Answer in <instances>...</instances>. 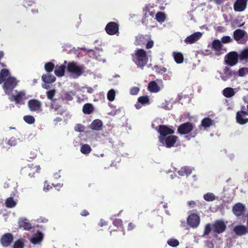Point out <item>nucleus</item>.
<instances>
[{"label":"nucleus","instance_id":"obj_1","mask_svg":"<svg viewBox=\"0 0 248 248\" xmlns=\"http://www.w3.org/2000/svg\"><path fill=\"white\" fill-rule=\"evenodd\" d=\"M133 61L138 67L143 69L147 64L148 58L146 51L143 49H138L133 55Z\"/></svg>","mask_w":248,"mask_h":248},{"label":"nucleus","instance_id":"obj_2","mask_svg":"<svg viewBox=\"0 0 248 248\" xmlns=\"http://www.w3.org/2000/svg\"><path fill=\"white\" fill-rule=\"evenodd\" d=\"M154 41L151 39L148 35L140 34L136 37L134 44L136 46H142L146 45V48H151L154 46Z\"/></svg>","mask_w":248,"mask_h":248},{"label":"nucleus","instance_id":"obj_3","mask_svg":"<svg viewBox=\"0 0 248 248\" xmlns=\"http://www.w3.org/2000/svg\"><path fill=\"white\" fill-rule=\"evenodd\" d=\"M85 67L83 65L78 66L74 62H69L67 65L68 72L75 75L77 78L80 76L84 72Z\"/></svg>","mask_w":248,"mask_h":248},{"label":"nucleus","instance_id":"obj_4","mask_svg":"<svg viewBox=\"0 0 248 248\" xmlns=\"http://www.w3.org/2000/svg\"><path fill=\"white\" fill-rule=\"evenodd\" d=\"M3 83L2 87L5 93L9 95L16 86L18 81L15 77H9Z\"/></svg>","mask_w":248,"mask_h":248},{"label":"nucleus","instance_id":"obj_5","mask_svg":"<svg viewBox=\"0 0 248 248\" xmlns=\"http://www.w3.org/2000/svg\"><path fill=\"white\" fill-rule=\"evenodd\" d=\"M41 170L39 165L34 166V164H31L23 167L21 170V172L23 174H28L31 178L34 177L36 173H39Z\"/></svg>","mask_w":248,"mask_h":248},{"label":"nucleus","instance_id":"obj_6","mask_svg":"<svg viewBox=\"0 0 248 248\" xmlns=\"http://www.w3.org/2000/svg\"><path fill=\"white\" fill-rule=\"evenodd\" d=\"M233 39L239 44H245L248 39L247 32L244 30L236 29L233 33Z\"/></svg>","mask_w":248,"mask_h":248},{"label":"nucleus","instance_id":"obj_7","mask_svg":"<svg viewBox=\"0 0 248 248\" xmlns=\"http://www.w3.org/2000/svg\"><path fill=\"white\" fill-rule=\"evenodd\" d=\"M156 130L159 134V140L174 133V130L167 125H159L156 127Z\"/></svg>","mask_w":248,"mask_h":248},{"label":"nucleus","instance_id":"obj_8","mask_svg":"<svg viewBox=\"0 0 248 248\" xmlns=\"http://www.w3.org/2000/svg\"><path fill=\"white\" fill-rule=\"evenodd\" d=\"M238 53L236 51H231L225 57V63L230 66L236 65L238 62Z\"/></svg>","mask_w":248,"mask_h":248},{"label":"nucleus","instance_id":"obj_9","mask_svg":"<svg viewBox=\"0 0 248 248\" xmlns=\"http://www.w3.org/2000/svg\"><path fill=\"white\" fill-rule=\"evenodd\" d=\"M227 226L225 222L222 219L215 221L212 225V230L214 232L221 234L226 230Z\"/></svg>","mask_w":248,"mask_h":248},{"label":"nucleus","instance_id":"obj_10","mask_svg":"<svg viewBox=\"0 0 248 248\" xmlns=\"http://www.w3.org/2000/svg\"><path fill=\"white\" fill-rule=\"evenodd\" d=\"M178 137L174 135H170L165 138H162L159 140V141L163 145L165 146L167 148H171L173 147L178 140Z\"/></svg>","mask_w":248,"mask_h":248},{"label":"nucleus","instance_id":"obj_11","mask_svg":"<svg viewBox=\"0 0 248 248\" xmlns=\"http://www.w3.org/2000/svg\"><path fill=\"white\" fill-rule=\"evenodd\" d=\"M16 94L9 97L11 101H15L16 104H24V101L26 99V93L24 91H15Z\"/></svg>","mask_w":248,"mask_h":248},{"label":"nucleus","instance_id":"obj_12","mask_svg":"<svg viewBox=\"0 0 248 248\" xmlns=\"http://www.w3.org/2000/svg\"><path fill=\"white\" fill-rule=\"evenodd\" d=\"M28 107L31 111L38 112L42 111V103L37 99H31L29 100Z\"/></svg>","mask_w":248,"mask_h":248},{"label":"nucleus","instance_id":"obj_13","mask_svg":"<svg viewBox=\"0 0 248 248\" xmlns=\"http://www.w3.org/2000/svg\"><path fill=\"white\" fill-rule=\"evenodd\" d=\"M105 31L109 35H113L119 33V24L115 22H108L105 27Z\"/></svg>","mask_w":248,"mask_h":248},{"label":"nucleus","instance_id":"obj_14","mask_svg":"<svg viewBox=\"0 0 248 248\" xmlns=\"http://www.w3.org/2000/svg\"><path fill=\"white\" fill-rule=\"evenodd\" d=\"M193 129V124L188 122L180 124L178 127L177 131L181 135H186L191 132Z\"/></svg>","mask_w":248,"mask_h":248},{"label":"nucleus","instance_id":"obj_15","mask_svg":"<svg viewBox=\"0 0 248 248\" xmlns=\"http://www.w3.org/2000/svg\"><path fill=\"white\" fill-rule=\"evenodd\" d=\"M200 222V218L197 214H191L187 217V223L192 228H197L199 226Z\"/></svg>","mask_w":248,"mask_h":248},{"label":"nucleus","instance_id":"obj_16","mask_svg":"<svg viewBox=\"0 0 248 248\" xmlns=\"http://www.w3.org/2000/svg\"><path fill=\"white\" fill-rule=\"evenodd\" d=\"M248 0H236L233 4V9L235 12L244 11L247 7Z\"/></svg>","mask_w":248,"mask_h":248},{"label":"nucleus","instance_id":"obj_17","mask_svg":"<svg viewBox=\"0 0 248 248\" xmlns=\"http://www.w3.org/2000/svg\"><path fill=\"white\" fill-rule=\"evenodd\" d=\"M14 237L11 233H6L1 236L0 241L3 247H8L12 243Z\"/></svg>","mask_w":248,"mask_h":248},{"label":"nucleus","instance_id":"obj_18","mask_svg":"<svg viewBox=\"0 0 248 248\" xmlns=\"http://www.w3.org/2000/svg\"><path fill=\"white\" fill-rule=\"evenodd\" d=\"M248 115V112L246 111H240L237 112L236 119L237 122L240 124H244L248 122V118L245 117Z\"/></svg>","mask_w":248,"mask_h":248},{"label":"nucleus","instance_id":"obj_19","mask_svg":"<svg viewBox=\"0 0 248 248\" xmlns=\"http://www.w3.org/2000/svg\"><path fill=\"white\" fill-rule=\"evenodd\" d=\"M202 36V34L201 32H196L187 37L184 41L186 44H192L196 42Z\"/></svg>","mask_w":248,"mask_h":248},{"label":"nucleus","instance_id":"obj_20","mask_svg":"<svg viewBox=\"0 0 248 248\" xmlns=\"http://www.w3.org/2000/svg\"><path fill=\"white\" fill-rule=\"evenodd\" d=\"M224 75L221 76V79L224 81H227L232 77H234L236 74L235 71H232L231 68L226 66L223 69Z\"/></svg>","mask_w":248,"mask_h":248},{"label":"nucleus","instance_id":"obj_21","mask_svg":"<svg viewBox=\"0 0 248 248\" xmlns=\"http://www.w3.org/2000/svg\"><path fill=\"white\" fill-rule=\"evenodd\" d=\"M246 210L245 206L241 203H236L232 207L233 214L237 217L242 216Z\"/></svg>","mask_w":248,"mask_h":248},{"label":"nucleus","instance_id":"obj_22","mask_svg":"<svg viewBox=\"0 0 248 248\" xmlns=\"http://www.w3.org/2000/svg\"><path fill=\"white\" fill-rule=\"evenodd\" d=\"M67 61H64L63 64L61 65H57L54 70L55 74L58 77H62L64 75Z\"/></svg>","mask_w":248,"mask_h":248},{"label":"nucleus","instance_id":"obj_23","mask_svg":"<svg viewBox=\"0 0 248 248\" xmlns=\"http://www.w3.org/2000/svg\"><path fill=\"white\" fill-rule=\"evenodd\" d=\"M19 228H23L26 231H30L32 229V226L26 218H20L18 222Z\"/></svg>","mask_w":248,"mask_h":248},{"label":"nucleus","instance_id":"obj_24","mask_svg":"<svg viewBox=\"0 0 248 248\" xmlns=\"http://www.w3.org/2000/svg\"><path fill=\"white\" fill-rule=\"evenodd\" d=\"M233 231L236 235L242 236L247 232V228L244 225H238L233 228Z\"/></svg>","mask_w":248,"mask_h":248},{"label":"nucleus","instance_id":"obj_25","mask_svg":"<svg viewBox=\"0 0 248 248\" xmlns=\"http://www.w3.org/2000/svg\"><path fill=\"white\" fill-rule=\"evenodd\" d=\"M238 58L243 63L248 62V48L246 47L238 54Z\"/></svg>","mask_w":248,"mask_h":248},{"label":"nucleus","instance_id":"obj_26","mask_svg":"<svg viewBox=\"0 0 248 248\" xmlns=\"http://www.w3.org/2000/svg\"><path fill=\"white\" fill-rule=\"evenodd\" d=\"M103 123L99 119L94 120L90 125V128L93 130L99 131L102 129Z\"/></svg>","mask_w":248,"mask_h":248},{"label":"nucleus","instance_id":"obj_27","mask_svg":"<svg viewBox=\"0 0 248 248\" xmlns=\"http://www.w3.org/2000/svg\"><path fill=\"white\" fill-rule=\"evenodd\" d=\"M222 45L218 40H215L212 42V48L216 51V55L219 56L221 54L220 51L222 49Z\"/></svg>","mask_w":248,"mask_h":248},{"label":"nucleus","instance_id":"obj_28","mask_svg":"<svg viewBox=\"0 0 248 248\" xmlns=\"http://www.w3.org/2000/svg\"><path fill=\"white\" fill-rule=\"evenodd\" d=\"M148 88L152 93H157L160 90L159 86L155 81H150L148 84Z\"/></svg>","mask_w":248,"mask_h":248},{"label":"nucleus","instance_id":"obj_29","mask_svg":"<svg viewBox=\"0 0 248 248\" xmlns=\"http://www.w3.org/2000/svg\"><path fill=\"white\" fill-rule=\"evenodd\" d=\"M42 79L46 83H51L56 80V78L53 75L48 73L43 75L42 76Z\"/></svg>","mask_w":248,"mask_h":248},{"label":"nucleus","instance_id":"obj_30","mask_svg":"<svg viewBox=\"0 0 248 248\" xmlns=\"http://www.w3.org/2000/svg\"><path fill=\"white\" fill-rule=\"evenodd\" d=\"M177 172L179 175L182 176H188L192 173V169L189 167L185 166L182 167Z\"/></svg>","mask_w":248,"mask_h":248},{"label":"nucleus","instance_id":"obj_31","mask_svg":"<svg viewBox=\"0 0 248 248\" xmlns=\"http://www.w3.org/2000/svg\"><path fill=\"white\" fill-rule=\"evenodd\" d=\"M43 239V233L41 232H38L31 239V242L33 244L40 243Z\"/></svg>","mask_w":248,"mask_h":248},{"label":"nucleus","instance_id":"obj_32","mask_svg":"<svg viewBox=\"0 0 248 248\" xmlns=\"http://www.w3.org/2000/svg\"><path fill=\"white\" fill-rule=\"evenodd\" d=\"M94 110V107L91 103L85 104L82 108V112L85 114H90Z\"/></svg>","mask_w":248,"mask_h":248},{"label":"nucleus","instance_id":"obj_33","mask_svg":"<svg viewBox=\"0 0 248 248\" xmlns=\"http://www.w3.org/2000/svg\"><path fill=\"white\" fill-rule=\"evenodd\" d=\"M10 75L9 71L7 69H2L0 71V84L6 80Z\"/></svg>","mask_w":248,"mask_h":248},{"label":"nucleus","instance_id":"obj_34","mask_svg":"<svg viewBox=\"0 0 248 248\" xmlns=\"http://www.w3.org/2000/svg\"><path fill=\"white\" fill-rule=\"evenodd\" d=\"M213 124V120H212L209 117H205L202 120L201 125L204 128H206L212 125Z\"/></svg>","mask_w":248,"mask_h":248},{"label":"nucleus","instance_id":"obj_35","mask_svg":"<svg viewBox=\"0 0 248 248\" xmlns=\"http://www.w3.org/2000/svg\"><path fill=\"white\" fill-rule=\"evenodd\" d=\"M234 94L235 92L233 89L231 87L226 88L223 91V95L227 98L232 97Z\"/></svg>","mask_w":248,"mask_h":248},{"label":"nucleus","instance_id":"obj_36","mask_svg":"<svg viewBox=\"0 0 248 248\" xmlns=\"http://www.w3.org/2000/svg\"><path fill=\"white\" fill-rule=\"evenodd\" d=\"M173 56L175 61L177 63H181L184 61V56L181 52H173Z\"/></svg>","mask_w":248,"mask_h":248},{"label":"nucleus","instance_id":"obj_37","mask_svg":"<svg viewBox=\"0 0 248 248\" xmlns=\"http://www.w3.org/2000/svg\"><path fill=\"white\" fill-rule=\"evenodd\" d=\"M16 202L14 200L12 197L8 198L5 202V205L7 208H13L16 205Z\"/></svg>","mask_w":248,"mask_h":248},{"label":"nucleus","instance_id":"obj_38","mask_svg":"<svg viewBox=\"0 0 248 248\" xmlns=\"http://www.w3.org/2000/svg\"><path fill=\"white\" fill-rule=\"evenodd\" d=\"M166 18V15L162 12H158L156 14L155 19L159 23L164 22Z\"/></svg>","mask_w":248,"mask_h":248},{"label":"nucleus","instance_id":"obj_39","mask_svg":"<svg viewBox=\"0 0 248 248\" xmlns=\"http://www.w3.org/2000/svg\"><path fill=\"white\" fill-rule=\"evenodd\" d=\"M91 151L92 148L91 146L87 144H83L80 148V152L84 155L89 154Z\"/></svg>","mask_w":248,"mask_h":248},{"label":"nucleus","instance_id":"obj_40","mask_svg":"<svg viewBox=\"0 0 248 248\" xmlns=\"http://www.w3.org/2000/svg\"><path fill=\"white\" fill-rule=\"evenodd\" d=\"M55 67L54 64L52 62H48L45 65L44 68L46 72L48 73H51Z\"/></svg>","mask_w":248,"mask_h":248},{"label":"nucleus","instance_id":"obj_41","mask_svg":"<svg viewBox=\"0 0 248 248\" xmlns=\"http://www.w3.org/2000/svg\"><path fill=\"white\" fill-rule=\"evenodd\" d=\"M204 199L207 202H212L215 200L216 196L213 193H207L203 195Z\"/></svg>","mask_w":248,"mask_h":248},{"label":"nucleus","instance_id":"obj_42","mask_svg":"<svg viewBox=\"0 0 248 248\" xmlns=\"http://www.w3.org/2000/svg\"><path fill=\"white\" fill-rule=\"evenodd\" d=\"M23 120L26 123L30 124H33L35 121L34 117L30 115L24 116Z\"/></svg>","mask_w":248,"mask_h":248},{"label":"nucleus","instance_id":"obj_43","mask_svg":"<svg viewBox=\"0 0 248 248\" xmlns=\"http://www.w3.org/2000/svg\"><path fill=\"white\" fill-rule=\"evenodd\" d=\"M138 102L142 105L149 104V98L148 96H142L138 98Z\"/></svg>","mask_w":248,"mask_h":248},{"label":"nucleus","instance_id":"obj_44","mask_svg":"<svg viewBox=\"0 0 248 248\" xmlns=\"http://www.w3.org/2000/svg\"><path fill=\"white\" fill-rule=\"evenodd\" d=\"M167 244L171 247H176L179 245V242L176 239L170 238L167 241Z\"/></svg>","mask_w":248,"mask_h":248},{"label":"nucleus","instance_id":"obj_45","mask_svg":"<svg viewBox=\"0 0 248 248\" xmlns=\"http://www.w3.org/2000/svg\"><path fill=\"white\" fill-rule=\"evenodd\" d=\"M238 75L239 77H242L245 75L248 74V67H242L240 68L238 72Z\"/></svg>","mask_w":248,"mask_h":248},{"label":"nucleus","instance_id":"obj_46","mask_svg":"<svg viewBox=\"0 0 248 248\" xmlns=\"http://www.w3.org/2000/svg\"><path fill=\"white\" fill-rule=\"evenodd\" d=\"M115 91L113 89L110 90L107 94V98L109 101H113L115 99Z\"/></svg>","mask_w":248,"mask_h":248},{"label":"nucleus","instance_id":"obj_47","mask_svg":"<svg viewBox=\"0 0 248 248\" xmlns=\"http://www.w3.org/2000/svg\"><path fill=\"white\" fill-rule=\"evenodd\" d=\"M212 229V225H211L210 223L207 224L205 227L203 232L204 235H208L211 232Z\"/></svg>","mask_w":248,"mask_h":248},{"label":"nucleus","instance_id":"obj_48","mask_svg":"<svg viewBox=\"0 0 248 248\" xmlns=\"http://www.w3.org/2000/svg\"><path fill=\"white\" fill-rule=\"evenodd\" d=\"M24 244L21 239L16 240L14 244L13 248H23Z\"/></svg>","mask_w":248,"mask_h":248},{"label":"nucleus","instance_id":"obj_49","mask_svg":"<svg viewBox=\"0 0 248 248\" xmlns=\"http://www.w3.org/2000/svg\"><path fill=\"white\" fill-rule=\"evenodd\" d=\"M154 68L155 70V71L157 73L162 74L165 73L167 71V69L164 67L159 66L158 65H155Z\"/></svg>","mask_w":248,"mask_h":248},{"label":"nucleus","instance_id":"obj_50","mask_svg":"<svg viewBox=\"0 0 248 248\" xmlns=\"http://www.w3.org/2000/svg\"><path fill=\"white\" fill-rule=\"evenodd\" d=\"M74 95L75 94L72 92H66L64 94V99L66 101H72Z\"/></svg>","mask_w":248,"mask_h":248},{"label":"nucleus","instance_id":"obj_51","mask_svg":"<svg viewBox=\"0 0 248 248\" xmlns=\"http://www.w3.org/2000/svg\"><path fill=\"white\" fill-rule=\"evenodd\" d=\"M113 224L118 228L123 229V221L120 219H114L113 221Z\"/></svg>","mask_w":248,"mask_h":248},{"label":"nucleus","instance_id":"obj_52","mask_svg":"<svg viewBox=\"0 0 248 248\" xmlns=\"http://www.w3.org/2000/svg\"><path fill=\"white\" fill-rule=\"evenodd\" d=\"M143 11L145 17L147 16L148 14L152 16H154V14L152 12H150V8L148 6H145L143 8Z\"/></svg>","mask_w":248,"mask_h":248},{"label":"nucleus","instance_id":"obj_53","mask_svg":"<svg viewBox=\"0 0 248 248\" xmlns=\"http://www.w3.org/2000/svg\"><path fill=\"white\" fill-rule=\"evenodd\" d=\"M55 94V90H50L46 92L47 97L48 99L53 100V97Z\"/></svg>","mask_w":248,"mask_h":248},{"label":"nucleus","instance_id":"obj_54","mask_svg":"<svg viewBox=\"0 0 248 248\" xmlns=\"http://www.w3.org/2000/svg\"><path fill=\"white\" fill-rule=\"evenodd\" d=\"M74 129L77 132H83L84 130V126L80 124H77Z\"/></svg>","mask_w":248,"mask_h":248},{"label":"nucleus","instance_id":"obj_55","mask_svg":"<svg viewBox=\"0 0 248 248\" xmlns=\"http://www.w3.org/2000/svg\"><path fill=\"white\" fill-rule=\"evenodd\" d=\"M221 42L224 44H226L232 42V40L229 36H224L221 38Z\"/></svg>","mask_w":248,"mask_h":248},{"label":"nucleus","instance_id":"obj_56","mask_svg":"<svg viewBox=\"0 0 248 248\" xmlns=\"http://www.w3.org/2000/svg\"><path fill=\"white\" fill-rule=\"evenodd\" d=\"M36 156V153L34 151H31L27 156V159L28 161H31V160L35 158Z\"/></svg>","mask_w":248,"mask_h":248},{"label":"nucleus","instance_id":"obj_57","mask_svg":"<svg viewBox=\"0 0 248 248\" xmlns=\"http://www.w3.org/2000/svg\"><path fill=\"white\" fill-rule=\"evenodd\" d=\"M140 91V89L138 87H134L130 89V93L132 95L137 94Z\"/></svg>","mask_w":248,"mask_h":248},{"label":"nucleus","instance_id":"obj_58","mask_svg":"<svg viewBox=\"0 0 248 248\" xmlns=\"http://www.w3.org/2000/svg\"><path fill=\"white\" fill-rule=\"evenodd\" d=\"M7 143L10 146H15L16 145V140H15V139L12 138H11L8 141Z\"/></svg>","mask_w":248,"mask_h":248},{"label":"nucleus","instance_id":"obj_59","mask_svg":"<svg viewBox=\"0 0 248 248\" xmlns=\"http://www.w3.org/2000/svg\"><path fill=\"white\" fill-rule=\"evenodd\" d=\"M188 205L191 208L195 207L196 205V203L194 201H190L187 202Z\"/></svg>","mask_w":248,"mask_h":248},{"label":"nucleus","instance_id":"obj_60","mask_svg":"<svg viewBox=\"0 0 248 248\" xmlns=\"http://www.w3.org/2000/svg\"><path fill=\"white\" fill-rule=\"evenodd\" d=\"M80 215L82 216L86 217L89 215V212L87 210L84 209L81 212Z\"/></svg>","mask_w":248,"mask_h":248},{"label":"nucleus","instance_id":"obj_61","mask_svg":"<svg viewBox=\"0 0 248 248\" xmlns=\"http://www.w3.org/2000/svg\"><path fill=\"white\" fill-rule=\"evenodd\" d=\"M135 225L132 223H129L128 225L127 229L128 231H131L135 228Z\"/></svg>","mask_w":248,"mask_h":248},{"label":"nucleus","instance_id":"obj_62","mask_svg":"<svg viewBox=\"0 0 248 248\" xmlns=\"http://www.w3.org/2000/svg\"><path fill=\"white\" fill-rule=\"evenodd\" d=\"M107 221H105V220H104L103 219H101L100 222H99V225L101 226V227H103L104 226H106L107 225Z\"/></svg>","mask_w":248,"mask_h":248},{"label":"nucleus","instance_id":"obj_63","mask_svg":"<svg viewBox=\"0 0 248 248\" xmlns=\"http://www.w3.org/2000/svg\"><path fill=\"white\" fill-rule=\"evenodd\" d=\"M51 188V187L49 185H47L46 186V185L44 186V190H48Z\"/></svg>","mask_w":248,"mask_h":248},{"label":"nucleus","instance_id":"obj_64","mask_svg":"<svg viewBox=\"0 0 248 248\" xmlns=\"http://www.w3.org/2000/svg\"><path fill=\"white\" fill-rule=\"evenodd\" d=\"M54 121H55V122H60V121H62V119H61V118H60V117H56V118L54 119Z\"/></svg>","mask_w":248,"mask_h":248}]
</instances>
